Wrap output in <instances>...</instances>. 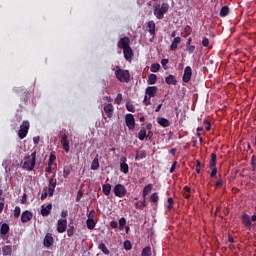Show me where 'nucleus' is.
I'll return each instance as SVG.
<instances>
[{"label":"nucleus","mask_w":256,"mask_h":256,"mask_svg":"<svg viewBox=\"0 0 256 256\" xmlns=\"http://www.w3.org/2000/svg\"><path fill=\"white\" fill-rule=\"evenodd\" d=\"M37 163V152H32L31 155L26 156L20 163V167L26 171H33Z\"/></svg>","instance_id":"nucleus-1"},{"label":"nucleus","mask_w":256,"mask_h":256,"mask_svg":"<svg viewBox=\"0 0 256 256\" xmlns=\"http://www.w3.org/2000/svg\"><path fill=\"white\" fill-rule=\"evenodd\" d=\"M154 15L156 19H163L165 17V13L169 11V4L163 2L162 4H155L154 6Z\"/></svg>","instance_id":"nucleus-2"},{"label":"nucleus","mask_w":256,"mask_h":256,"mask_svg":"<svg viewBox=\"0 0 256 256\" xmlns=\"http://www.w3.org/2000/svg\"><path fill=\"white\" fill-rule=\"evenodd\" d=\"M116 79L120 81V83H129L131 81V74L129 70H123L121 67L117 66L115 71Z\"/></svg>","instance_id":"nucleus-3"},{"label":"nucleus","mask_w":256,"mask_h":256,"mask_svg":"<svg viewBox=\"0 0 256 256\" xmlns=\"http://www.w3.org/2000/svg\"><path fill=\"white\" fill-rule=\"evenodd\" d=\"M31 125L29 124V121L24 120L22 124L20 125V129L18 131V137L19 139H25L27 137V133H29V128Z\"/></svg>","instance_id":"nucleus-4"},{"label":"nucleus","mask_w":256,"mask_h":256,"mask_svg":"<svg viewBox=\"0 0 256 256\" xmlns=\"http://www.w3.org/2000/svg\"><path fill=\"white\" fill-rule=\"evenodd\" d=\"M67 130H62L61 132H60V137H61V139H60V143H61V145H62V147H63V149H64V151L66 152V153H69V151H70V146H69V136H67V134L65 133Z\"/></svg>","instance_id":"nucleus-5"},{"label":"nucleus","mask_w":256,"mask_h":256,"mask_svg":"<svg viewBox=\"0 0 256 256\" xmlns=\"http://www.w3.org/2000/svg\"><path fill=\"white\" fill-rule=\"evenodd\" d=\"M114 195L119 198L125 197V195H127V189L123 184H116L114 187Z\"/></svg>","instance_id":"nucleus-6"},{"label":"nucleus","mask_w":256,"mask_h":256,"mask_svg":"<svg viewBox=\"0 0 256 256\" xmlns=\"http://www.w3.org/2000/svg\"><path fill=\"white\" fill-rule=\"evenodd\" d=\"M55 187H57V179L55 178V175H53V177L49 179L48 184L49 197H53V195L55 194Z\"/></svg>","instance_id":"nucleus-7"},{"label":"nucleus","mask_w":256,"mask_h":256,"mask_svg":"<svg viewBox=\"0 0 256 256\" xmlns=\"http://www.w3.org/2000/svg\"><path fill=\"white\" fill-rule=\"evenodd\" d=\"M130 45H131V40L129 39V37H123L117 43V47L123 50L129 49V47H131Z\"/></svg>","instance_id":"nucleus-8"},{"label":"nucleus","mask_w":256,"mask_h":256,"mask_svg":"<svg viewBox=\"0 0 256 256\" xmlns=\"http://www.w3.org/2000/svg\"><path fill=\"white\" fill-rule=\"evenodd\" d=\"M191 77H193V69H191V66H186L182 77L183 83H189Z\"/></svg>","instance_id":"nucleus-9"},{"label":"nucleus","mask_w":256,"mask_h":256,"mask_svg":"<svg viewBox=\"0 0 256 256\" xmlns=\"http://www.w3.org/2000/svg\"><path fill=\"white\" fill-rule=\"evenodd\" d=\"M125 123L128 126V129H135V117L133 116V114H126Z\"/></svg>","instance_id":"nucleus-10"},{"label":"nucleus","mask_w":256,"mask_h":256,"mask_svg":"<svg viewBox=\"0 0 256 256\" xmlns=\"http://www.w3.org/2000/svg\"><path fill=\"white\" fill-rule=\"evenodd\" d=\"M147 31L152 37H155L157 25L155 24V21L150 20L146 23Z\"/></svg>","instance_id":"nucleus-11"},{"label":"nucleus","mask_w":256,"mask_h":256,"mask_svg":"<svg viewBox=\"0 0 256 256\" xmlns=\"http://www.w3.org/2000/svg\"><path fill=\"white\" fill-rule=\"evenodd\" d=\"M58 233H65L67 231V219H59L57 226Z\"/></svg>","instance_id":"nucleus-12"},{"label":"nucleus","mask_w":256,"mask_h":256,"mask_svg":"<svg viewBox=\"0 0 256 256\" xmlns=\"http://www.w3.org/2000/svg\"><path fill=\"white\" fill-rule=\"evenodd\" d=\"M115 111V108L113 107V104H104V113L107 115L108 119H111L113 117V113Z\"/></svg>","instance_id":"nucleus-13"},{"label":"nucleus","mask_w":256,"mask_h":256,"mask_svg":"<svg viewBox=\"0 0 256 256\" xmlns=\"http://www.w3.org/2000/svg\"><path fill=\"white\" fill-rule=\"evenodd\" d=\"M31 219H33V213L31 211L25 210L24 212H22L21 214L22 223H29Z\"/></svg>","instance_id":"nucleus-14"},{"label":"nucleus","mask_w":256,"mask_h":256,"mask_svg":"<svg viewBox=\"0 0 256 256\" xmlns=\"http://www.w3.org/2000/svg\"><path fill=\"white\" fill-rule=\"evenodd\" d=\"M120 169H121L122 173H124L125 175H127V173H129V164L127 163L126 157H122L120 159Z\"/></svg>","instance_id":"nucleus-15"},{"label":"nucleus","mask_w":256,"mask_h":256,"mask_svg":"<svg viewBox=\"0 0 256 256\" xmlns=\"http://www.w3.org/2000/svg\"><path fill=\"white\" fill-rule=\"evenodd\" d=\"M157 91H158V88L157 86H148L146 88V95H148L149 99L155 97V95H157Z\"/></svg>","instance_id":"nucleus-16"},{"label":"nucleus","mask_w":256,"mask_h":256,"mask_svg":"<svg viewBox=\"0 0 256 256\" xmlns=\"http://www.w3.org/2000/svg\"><path fill=\"white\" fill-rule=\"evenodd\" d=\"M123 55L126 61H132L133 60V49L131 47L126 48L123 50Z\"/></svg>","instance_id":"nucleus-17"},{"label":"nucleus","mask_w":256,"mask_h":256,"mask_svg":"<svg viewBox=\"0 0 256 256\" xmlns=\"http://www.w3.org/2000/svg\"><path fill=\"white\" fill-rule=\"evenodd\" d=\"M44 247H51V245H53V235L51 233H47L44 237Z\"/></svg>","instance_id":"nucleus-18"},{"label":"nucleus","mask_w":256,"mask_h":256,"mask_svg":"<svg viewBox=\"0 0 256 256\" xmlns=\"http://www.w3.org/2000/svg\"><path fill=\"white\" fill-rule=\"evenodd\" d=\"M51 209H53V204H48L46 207L42 206L41 215L42 217H49L51 214Z\"/></svg>","instance_id":"nucleus-19"},{"label":"nucleus","mask_w":256,"mask_h":256,"mask_svg":"<svg viewBox=\"0 0 256 256\" xmlns=\"http://www.w3.org/2000/svg\"><path fill=\"white\" fill-rule=\"evenodd\" d=\"M157 123L158 125H160V127H164V128H167L171 125V122L167 118H163V117H158Z\"/></svg>","instance_id":"nucleus-20"},{"label":"nucleus","mask_w":256,"mask_h":256,"mask_svg":"<svg viewBox=\"0 0 256 256\" xmlns=\"http://www.w3.org/2000/svg\"><path fill=\"white\" fill-rule=\"evenodd\" d=\"M242 223L247 227V229H250L251 227V218L247 214L242 215Z\"/></svg>","instance_id":"nucleus-21"},{"label":"nucleus","mask_w":256,"mask_h":256,"mask_svg":"<svg viewBox=\"0 0 256 256\" xmlns=\"http://www.w3.org/2000/svg\"><path fill=\"white\" fill-rule=\"evenodd\" d=\"M151 191H153V184H147L142 192L143 195V199L147 198V195H149V193H151Z\"/></svg>","instance_id":"nucleus-22"},{"label":"nucleus","mask_w":256,"mask_h":256,"mask_svg":"<svg viewBox=\"0 0 256 256\" xmlns=\"http://www.w3.org/2000/svg\"><path fill=\"white\" fill-rule=\"evenodd\" d=\"M179 43H181V37L177 36L172 41V44L170 45V50L175 51L177 49Z\"/></svg>","instance_id":"nucleus-23"},{"label":"nucleus","mask_w":256,"mask_h":256,"mask_svg":"<svg viewBox=\"0 0 256 256\" xmlns=\"http://www.w3.org/2000/svg\"><path fill=\"white\" fill-rule=\"evenodd\" d=\"M102 192L106 195V197H109V195H111V184L109 183L103 184Z\"/></svg>","instance_id":"nucleus-24"},{"label":"nucleus","mask_w":256,"mask_h":256,"mask_svg":"<svg viewBox=\"0 0 256 256\" xmlns=\"http://www.w3.org/2000/svg\"><path fill=\"white\" fill-rule=\"evenodd\" d=\"M167 85H177V78L174 75H169L165 78Z\"/></svg>","instance_id":"nucleus-25"},{"label":"nucleus","mask_w":256,"mask_h":256,"mask_svg":"<svg viewBox=\"0 0 256 256\" xmlns=\"http://www.w3.org/2000/svg\"><path fill=\"white\" fill-rule=\"evenodd\" d=\"M217 154L216 153H212L211 154V160L209 162V167L213 168V167H217Z\"/></svg>","instance_id":"nucleus-26"},{"label":"nucleus","mask_w":256,"mask_h":256,"mask_svg":"<svg viewBox=\"0 0 256 256\" xmlns=\"http://www.w3.org/2000/svg\"><path fill=\"white\" fill-rule=\"evenodd\" d=\"M145 157H147V152L140 151V150L136 151V156H135L136 161H139V159H145Z\"/></svg>","instance_id":"nucleus-27"},{"label":"nucleus","mask_w":256,"mask_h":256,"mask_svg":"<svg viewBox=\"0 0 256 256\" xmlns=\"http://www.w3.org/2000/svg\"><path fill=\"white\" fill-rule=\"evenodd\" d=\"M98 249L100 251H102V253L104 255H109L111 252L109 251V248L104 244V243H101L98 245Z\"/></svg>","instance_id":"nucleus-28"},{"label":"nucleus","mask_w":256,"mask_h":256,"mask_svg":"<svg viewBox=\"0 0 256 256\" xmlns=\"http://www.w3.org/2000/svg\"><path fill=\"white\" fill-rule=\"evenodd\" d=\"M11 251H13V248L9 245H5L2 247V253L4 256H9L11 255Z\"/></svg>","instance_id":"nucleus-29"},{"label":"nucleus","mask_w":256,"mask_h":256,"mask_svg":"<svg viewBox=\"0 0 256 256\" xmlns=\"http://www.w3.org/2000/svg\"><path fill=\"white\" fill-rule=\"evenodd\" d=\"M1 235H7L9 233V224L3 223L0 228Z\"/></svg>","instance_id":"nucleus-30"},{"label":"nucleus","mask_w":256,"mask_h":256,"mask_svg":"<svg viewBox=\"0 0 256 256\" xmlns=\"http://www.w3.org/2000/svg\"><path fill=\"white\" fill-rule=\"evenodd\" d=\"M99 169V158L96 157L93 159L92 164H91V170L92 171H97Z\"/></svg>","instance_id":"nucleus-31"},{"label":"nucleus","mask_w":256,"mask_h":256,"mask_svg":"<svg viewBox=\"0 0 256 256\" xmlns=\"http://www.w3.org/2000/svg\"><path fill=\"white\" fill-rule=\"evenodd\" d=\"M86 225H87L88 229L93 230V229H95V225H97V223H95V219L88 218L86 221Z\"/></svg>","instance_id":"nucleus-32"},{"label":"nucleus","mask_w":256,"mask_h":256,"mask_svg":"<svg viewBox=\"0 0 256 256\" xmlns=\"http://www.w3.org/2000/svg\"><path fill=\"white\" fill-rule=\"evenodd\" d=\"M145 137H147V130H145V128H142L138 133V139L140 141H145Z\"/></svg>","instance_id":"nucleus-33"},{"label":"nucleus","mask_w":256,"mask_h":256,"mask_svg":"<svg viewBox=\"0 0 256 256\" xmlns=\"http://www.w3.org/2000/svg\"><path fill=\"white\" fill-rule=\"evenodd\" d=\"M155 83H157V75L150 74L148 76V85H155Z\"/></svg>","instance_id":"nucleus-34"},{"label":"nucleus","mask_w":256,"mask_h":256,"mask_svg":"<svg viewBox=\"0 0 256 256\" xmlns=\"http://www.w3.org/2000/svg\"><path fill=\"white\" fill-rule=\"evenodd\" d=\"M229 15V6H223L220 10V17H227Z\"/></svg>","instance_id":"nucleus-35"},{"label":"nucleus","mask_w":256,"mask_h":256,"mask_svg":"<svg viewBox=\"0 0 256 256\" xmlns=\"http://www.w3.org/2000/svg\"><path fill=\"white\" fill-rule=\"evenodd\" d=\"M127 225V219H125V217H122L119 220V230L123 231V229H125V226Z\"/></svg>","instance_id":"nucleus-36"},{"label":"nucleus","mask_w":256,"mask_h":256,"mask_svg":"<svg viewBox=\"0 0 256 256\" xmlns=\"http://www.w3.org/2000/svg\"><path fill=\"white\" fill-rule=\"evenodd\" d=\"M159 69H161V65H159L157 63L152 64L150 67L151 73H157V71H159Z\"/></svg>","instance_id":"nucleus-37"},{"label":"nucleus","mask_w":256,"mask_h":256,"mask_svg":"<svg viewBox=\"0 0 256 256\" xmlns=\"http://www.w3.org/2000/svg\"><path fill=\"white\" fill-rule=\"evenodd\" d=\"M158 201H159V194H157V192L151 194L150 202L151 203H157Z\"/></svg>","instance_id":"nucleus-38"},{"label":"nucleus","mask_w":256,"mask_h":256,"mask_svg":"<svg viewBox=\"0 0 256 256\" xmlns=\"http://www.w3.org/2000/svg\"><path fill=\"white\" fill-rule=\"evenodd\" d=\"M141 255L142 256H151V247L147 246V247L143 248Z\"/></svg>","instance_id":"nucleus-39"},{"label":"nucleus","mask_w":256,"mask_h":256,"mask_svg":"<svg viewBox=\"0 0 256 256\" xmlns=\"http://www.w3.org/2000/svg\"><path fill=\"white\" fill-rule=\"evenodd\" d=\"M21 216V207L16 206L14 209V219H19Z\"/></svg>","instance_id":"nucleus-40"},{"label":"nucleus","mask_w":256,"mask_h":256,"mask_svg":"<svg viewBox=\"0 0 256 256\" xmlns=\"http://www.w3.org/2000/svg\"><path fill=\"white\" fill-rule=\"evenodd\" d=\"M123 245H124L125 251H131V249H133V246L131 245V241L129 240H125Z\"/></svg>","instance_id":"nucleus-41"},{"label":"nucleus","mask_w":256,"mask_h":256,"mask_svg":"<svg viewBox=\"0 0 256 256\" xmlns=\"http://www.w3.org/2000/svg\"><path fill=\"white\" fill-rule=\"evenodd\" d=\"M195 49V45L186 46V51L189 55H193V53H195Z\"/></svg>","instance_id":"nucleus-42"},{"label":"nucleus","mask_w":256,"mask_h":256,"mask_svg":"<svg viewBox=\"0 0 256 256\" xmlns=\"http://www.w3.org/2000/svg\"><path fill=\"white\" fill-rule=\"evenodd\" d=\"M56 160H57V156H55V154H50L48 165L53 166Z\"/></svg>","instance_id":"nucleus-43"},{"label":"nucleus","mask_w":256,"mask_h":256,"mask_svg":"<svg viewBox=\"0 0 256 256\" xmlns=\"http://www.w3.org/2000/svg\"><path fill=\"white\" fill-rule=\"evenodd\" d=\"M191 31H192L191 26H189V25L185 26L184 37H189V35H191Z\"/></svg>","instance_id":"nucleus-44"},{"label":"nucleus","mask_w":256,"mask_h":256,"mask_svg":"<svg viewBox=\"0 0 256 256\" xmlns=\"http://www.w3.org/2000/svg\"><path fill=\"white\" fill-rule=\"evenodd\" d=\"M126 109H127V111H129L130 113H135V106H133V104H131V103H127V104H126Z\"/></svg>","instance_id":"nucleus-45"},{"label":"nucleus","mask_w":256,"mask_h":256,"mask_svg":"<svg viewBox=\"0 0 256 256\" xmlns=\"http://www.w3.org/2000/svg\"><path fill=\"white\" fill-rule=\"evenodd\" d=\"M196 173L199 175L201 173V161L196 160V167H195Z\"/></svg>","instance_id":"nucleus-46"},{"label":"nucleus","mask_w":256,"mask_h":256,"mask_svg":"<svg viewBox=\"0 0 256 256\" xmlns=\"http://www.w3.org/2000/svg\"><path fill=\"white\" fill-rule=\"evenodd\" d=\"M121 101H123V94H118L115 99L116 105H121Z\"/></svg>","instance_id":"nucleus-47"},{"label":"nucleus","mask_w":256,"mask_h":256,"mask_svg":"<svg viewBox=\"0 0 256 256\" xmlns=\"http://www.w3.org/2000/svg\"><path fill=\"white\" fill-rule=\"evenodd\" d=\"M167 203H168L167 209L171 211V209H173V198H168Z\"/></svg>","instance_id":"nucleus-48"},{"label":"nucleus","mask_w":256,"mask_h":256,"mask_svg":"<svg viewBox=\"0 0 256 256\" xmlns=\"http://www.w3.org/2000/svg\"><path fill=\"white\" fill-rule=\"evenodd\" d=\"M71 175V170L69 168L63 170V177L64 179H67Z\"/></svg>","instance_id":"nucleus-49"},{"label":"nucleus","mask_w":256,"mask_h":256,"mask_svg":"<svg viewBox=\"0 0 256 256\" xmlns=\"http://www.w3.org/2000/svg\"><path fill=\"white\" fill-rule=\"evenodd\" d=\"M212 171L210 173V177L214 178L217 177V167L210 168Z\"/></svg>","instance_id":"nucleus-50"},{"label":"nucleus","mask_w":256,"mask_h":256,"mask_svg":"<svg viewBox=\"0 0 256 256\" xmlns=\"http://www.w3.org/2000/svg\"><path fill=\"white\" fill-rule=\"evenodd\" d=\"M143 103H144V105H146V107L151 105V98H148L147 94L144 97Z\"/></svg>","instance_id":"nucleus-51"},{"label":"nucleus","mask_w":256,"mask_h":256,"mask_svg":"<svg viewBox=\"0 0 256 256\" xmlns=\"http://www.w3.org/2000/svg\"><path fill=\"white\" fill-rule=\"evenodd\" d=\"M203 124L207 125L206 126V131H209L211 129V122L209 120L204 119Z\"/></svg>","instance_id":"nucleus-52"},{"label":"nucleus","mask_w":256,"mask_h":256,"mask_svg":"<svg viewBox=\"0 0 256 256\" xmlns=\"http://www.w3.org/2000/svg\"><path fill=\"white\" fill-rule=\"evenodd\" d=\"M110 227H112V229H117L119 227V224L117 223V221L112 220L110 222Z\"/></svg>","instance_id":"nucleus-53"},{"label":"nucleus","mask_w":256,"mask_h":256,"mask_svg":"<svg viewBox=\"0 0 256 256\" xmlns=\"http://www.w3.org/2000/svg\"><path fill=\"white\" fill-rule=\"evenodd\" d=\"M175 169H177V161H174L172 163V166L170 168V173H175Z\"/></svg>","instance_id":"nucleus-54"},{"label":"nucleus","mask_w":256,"mask_h":256,"mask_svg":"<svg viewBox=\"0 0 256 256\" xmlns=\"http://www.w3.org/2000/svg\"><path fill=\"white\" fill-rule=\"evenodd\" d=\"M202 45L203 47H209V38H203Z\"/></svg>","instance_id":"nucleus-55"},{"label":"nucleus","mask_w":256,"mask_h":256,"mask_svg":"<svg viewBox=\"0 0 256 256\" xmlns=\"http://www.w3.org/2000/svg\"><path fill=\"white\" fill-rule=\"evenodd\" d=\"M167 63H169V59H162L161 60V65L164 69H167Z\"/></svg>","instance_id":"nucleus-56"},{"label":"nucleus","mask_w":256,"mask_h":256,"mask_svg":"<svg viewBox=\"0 0 256 256\" xmlns=\"http://www.w3.org/2000/svg\"><path fill=\"white\" fill-rule=\"evenodd\" d=\"M223 183H225V181H223V179H219L216 181L215 187H222Z\"/></svg>","instance_id":"nucleus-57"},{"label":"nucleus","mask_w":256,"mask_h":256,"mask_svg":"<svg viewBox=\"0 0 256 256\" xmlns=\"http://www.w3.org/2000/svg\"><path fill=\"white\" fill-rule=\"evenodd\" d=\"M88 219H95V210H91L88 213Z\"/></svg>","instance_id":"nucleus-58"},{"label":"nucleus","mask_w":256,"mask_h":256,"mask_svg":"<svg viewBox=\"0 0 256 256\" xmlns=\"http://www.w3.org/2000/svg\"><path fill=\"white\" fill-rule=\"evenodd\" d=\"M61 217H62L63 219H66V217H69V212H68L67 210H63V211L61 212Z\"/></svg>","instance_id":"nucleus-59"},{"label":"nucleus","mask_w":256,"mask_h":256,"mask_svg":"<svg viewBox=\"0 0 256 256\" xmlns=\"http://www.w3.org/2000/svg\"><path fill=\"white\" fill-rule=\"evenodd\" d=\"M73 233H74V228H73V227H71V228H69V229L67 230V235H68V237H73Z\"/></svg>","instance_id":"nucleus-60"},{"label":"nucleus","mask_w":256,"mask_h":256,"mask_svg":"<svg viewBox=\"0 0 256 256\" xmlns=\"http://www.w3.org/2000/svg\"><path fill=\"white\" fill-rule=\"evenodd\" d=\"M251 167H252V171H255L256 163H255V158L254 157H252V160H251Z\"/></svg>","instance_id":"nucleus-61"},{"label":"nucleus","mask_w":256,"mask_h":256,"mask_svg":"<svg viewBox=\"0 0 256 256\" xmlns=\"http://www.w3.org/2000/svg\"><path fill=\"white\" fill-rule=\"evenodd\" d=\"M81 197H83V192L79 191V192L77 193L76 201H77V202L81 201Z\"/></svg>","instance_id":"nucleus-62"},{"label":"nucleus","mask_w":256,"mask_h":256,"mask_svg":"<svg viewBox=\"0 0 256 256\" xmlns=\"http://www.w3.org/2000/svg\"><path fill=\"white\" fill-rule=\"evenodd\" d=\"M53 166L48 165L47 169H46V173H53Z\"/></svg>","instance_id":"nucleus-63"},{"label":"nucleus","mask_w":256,"mask_h":256,"mask_svg":"<svg viewBox=\"0 0 256 256\" xmlns=\"http://www.w3.org/2000/svg\"><path fill=\"white\" fill-rule=\"evenodd\" d=\"M47 197V192H43L42 194H41V200L42 201H45V198Z\"/></svg>","instance_id":"nucleus-64"}]
</instances>
